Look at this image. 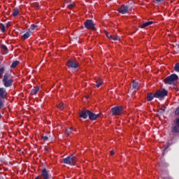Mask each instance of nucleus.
Segmentation results:
<instances>
[{
    "label": "nucleus",
    "mask_w": 179,
    "mask_h": 179,
    "mask_svg": "<svg viewBox=\"0 0 179 179\" xmlns=\"http://www.w3.org/2000/svg\"><path fill=\"white\" fill-rule=\"evenodd\" d=\"M113 115H122L124 114V107L122 106H115L111 108Z\"/></svg>",
    "instance_id": "obj_4"
},
{
    "label": "nucleus",
    "mask_w": 179,
    "mask_h": 179,
    "mask_svg": "<svg viewBox=\"0 0 179 179\" xmlns=\"http://www.w3.org/2000/svg\"><path fill=\"white\" fill-rule=\"evenodd\" d=\"M10 75L9 73H5L3 78V83L5 87H10L13 85V79L9 78Z\"/></svg>",
    "instance_id": "obj_2"
},
{
    "label": "nucleus",
    "mask_w": 179,
    "mask_h": 179,
    "mask_svg": "<svg viewBox=\"0 0 179 179\" xmlns=\"http://www.w3.org/2000/svg\"><path fill=\"white\" fill-rule=\"evenodd\" d=\"M176 80H178V76L176 74H171L164 79V82L166 85H173Z\"/></svg>",
    "instance_id": "obj_5"
},
{
    "label": "nucleus",
    "mask_w": 179,
    "mask_h": 179,
    "mask_svg": "<svg viewBox=\"0 0 179 179\" xmlns=\"http://www.w3.org/2000/svg\"><path fill=\"white\" fill-rule=\"evenodd\" d=\"M39 91L40 87H36L31 90L30 94H31V96H36V94H37Z\"/></svg>",
    "instance_id": "obj_14"
},
{
    "label": "nucleus",
    "mask_w": 179,
    "mask_h": 179,
    "mask_svg": "<svg viewBox=\"0 0 179 179\" xmlns=\"http://www.w3.org/2000/svg\"><path fill=\"white\" fill-rule=\"evenodd\" d=\"M176 125H179V117L176 120Z\"/></svg>",
    "instance_id": "obj_43"
},
{
    "label": "nucleus",
    "mask_w": 179,
    "mask_h": 179,
    "mask_svg": "<svg viewBox=\"0 0 179 179\" xmlns=\"http://www.w3.org/2000/svg\"><path fill=\"white\" fill-rule=\"evenodd\" d=\"M155 99H159V100H163L167 94H169V92L165 89L157 90L155 92Z\"/></svg>",
    "instance_id": "obj_3"
},
{
    "label": "nucleus",
    "mask_w": 179,
    "mask_h": 179,
    "mask_svg": "<svg viewBox=\"0 0 179 179\" xmlns=\"http://www.w3.org/2000/svg\"><path fill=\"white\" fill-rule=\"evenodd\" d=\"M42 139H43V141H44V142H47L48 141V136H42Z\"/></svg>",
    "instance_id": "obj_32"
},
{
    "label": "nucleus",
    "mask_w": 179,
    "mask_h": 179,
    "mask_svg": "<svg viewBox=\"0 0 179 179\" xmlns=\"http://www.w3.org/2000/svg\"><path fill=\"white\" fill-rule=\"evenodd\" d=\"M174 68H179V63H176L174 66Z\"/></svg>",
    "instance_id": "obj_39"
},
{
    "label": "nucleus",
    "mask_w": 179,
    "mask_h": 179,
    "mask_svg": "<svg viewBox=\"0 0 179 179\" xmlns=\"http://www.w3.org/2000/svg\"><path fill=\"white\" fill-rule=\"evenodd\" d=\"M19 61L16 60L15 62H13V64L10 66V68H16V66H17V65H19Z\"/></svg>",
    "instance_id": "obj_22"
},
{
    "label": "nucleus",
    "mask_w": 179,
    "mask_h": 179,
    "mask_svg": "<svg viewBox=\"0 0 179 179\" xmlns=\"http://www.w3.org/2000/svg\"><path fill=\"white\" fill-rule=\"evenodd\" d=\"M164 108H160L159 110V114H163L166 111V106H163Z\"/></svg>",
    "instance_id": "obj_29"
},
{
    "label": "nucleus",
    "mask_w": 179,
    "mask_h": 179,
    "mask_svg": "<svg viewBox=\"0 0 179 179\" xmlns=\"http://www.w3.org/2000/svg\"><path fill=\"white\" fill-rule=\"evenodd\" d=\"M45 152H50V149H48V148L47 147L45 148Z\"/></svg>",
    "instance_id": "obj_44"
},
{
    "label": "nucleus",
    "mask_w": 179,
    "mask_h": 179,
    "mask_svg": "<svg viewBox=\"0 0 179 179\" xmlns=\"http://www.w3.org/2000/svg\"><path fill=\"white\" fill-rule=\"evenodd\" d=\"M71 72H76V71H78V68H71Z\"/></svg>",
    "instance_id": "obj_36"
},
{
    "label": "nucleus",
    "mask_w": 179,
    "mask_h": 179,
    "mask_svg": "<svg viewBox=\"0 0 179 179\" xmlns=\"http://www.w3.org/2000/svg\"><path fill=\"white\" fill-rule=\"evenodd\" d=\"M154 2H164V0H154Z\"/></svg>",
    "instance_id": "obj_37"
},
{
    "label": "nucleus",
    "mask_w": 179,
    "mask_h": 179,
    "mask_svg": "<svg viewBox=\"0 0 179 179\" xmlns=\"http://www.w3.org/2000/svg\"><path fill=\"white\" fill-rule=\"evenodd\" d=\"M17 15H19V9L14 8L13 12V16L14 17H16V16H17Z\"/></svg>",
    "instance_id": "obj_20"
},
{
    "label": "nucleus",
    "mask_w": 179,
    "mask_h": 179,
    "mask_svg": "<svg viewBox=\"0 0 179 179\" xmlns=\"http://www.w3.org/2000/svg\"><path fill=\"white\" fill-rule=\"evenodd\" d=\"M171 178L168 177V178H164V179H171Z\"/></svg>",
    "instance_id": "obj_47"
},
{
    "label": "nucleus",
    "mask_w": 179,
    "mask_h": 179,
    "mask_svg": "<svg viewBox=\"0 0 179 179\" xmlns=\"http://www.w3.org/2000/svg\"><path fill=\"white\" fill-rule=\"evenodd\" d=\"M67 66L69 68H79V62L75 59H70L66 62Z\"/></svg>",
    "instance_id": "obj_8"
},
{
    "label": "nucleus",
    "mask_w": 179,
    "mask_h": 179,
    "mask_svg": "<svg viewBox=\"0 0 179 179\" xmlns=\"http://www.w3.org/2000/svg\"><path fill=\"white\" fill-rule=\"evenodd\" d=\"M0 98L5 99V88H0Z\"/></svg>",
    "instance_id": "obj_17"
},
{
    "label": "nucleus",
    "mask_w": 179,
    "mask_h": 179,
    "mask_svg": "<svg viewBox=\"0 0 179 179\" xmlns=\"http://www.w3.org/2000/svg\"><path fill=\"white\" fill-rule=\"evenodd\" d=\"M156 99V94L154 93H148L147 94V101H152L154 99Z\"/></svg>",
    "instance_id": "obj_13"
},
{
    "label": "nucleus",
    "mask_w": 179,
    "mask_h": 179,
    "mask_svg": "<svg viewBox=\"0 0 179 179\" xmlns=\"http://www.w3.org/2000/svg\"><path fill=\"white\" fill-rule=\"evenodd\" d=\"M41 177L43 179H50L51 175L48 173V171H47V169L44 168L41 171Z\"/></svg>",
    "instance_id": "obj_11"
},
{
    "label": "nucleus",
    "mask_w": 179,
    "mask_h": 179,
    "mask_svg": "<svg viewBox=\"0 0 179 179\" xmlns=\"http://www.w3.org/2000/svg\"><path fill=\"white\" fill-rule=\"evenodd\" d=\"M35 179H43V177L38 176Z\"/></svg>",
    "instance_id": "obj_40"
},
{
    "label": "nucleus",
    "mask_w": 179,
    "mask_h": 179,
    "mask_svg": "<svg viewBox=\"0 0 179 179\" xmlns=\"http://www.w3.org/2000/svg\"><path fill=\"white\" fill-rule=\"evenodd\" d=\"M110 155V156H113V155H114V150H111Z\"/></svg>",
    "instance_id": "obj_42"
},
{
    "label": "nucleus",
    "mask_w": 179,
    "mask_h": 179,
    "mask_svg": "<svg viewBox=\"0 0 179 179\" xmlns=\"http://www.w3.org/2000/svg\"><path fill=\"white\" fill-rule=\"evenodd\" d=\"M3 107V102L2 101V99L0 98V110Z\"/></svg>",
    "instance_id": "obj_34"
},
{
    "label": "nucleus",
    "mask_w": 179,
    "mask_h": 179,
    "mask_svg": "<svg viewBox=\"0 0 179 179\" xmlns=\"http://www.w3.org/2000/svg\"><path fill=\"white\" fill-rule=\"evenodd\" d=\"M67 3H68V1H65L64 3V6H63V8H65L66 6Z\"/></svg>",
    "instance_id": "obj_38"
},
{
    "label": "nucleus",
    "mask_w": 179,
    "mask_h": 179,
    "mask_svg": "<svg viewBox=\"0 0 179 179\" xmlns=\"http://www.w3.org/2000/svg\"><path fill=\"white\" fill-rule=\"evenodd\" d=\"M150 24H153L152 21H148L147 22H144L142 25H141V29H145V27H148V26H150Z\"/></svg>",
    "instance_id": "obj_15"
},
{
    "label": "nucleus",
    "mask_w": 179,
    "mask_h": 179,
    "mask_svg": "<svg viewBox=\"0 0 179 179\" xmlns=\"http://www.w3.org/2000/svg\"><path fill=\"white\" fill-rule=\"evenodd\" d=\"M34 8H40V4L38 3H35L34 4Z\"/></svg>",
    "instance_id": "obj_35"
},
{
    "label": "nucleus",
    "mask_w": 179,
    "mask_h": 179,
    "mask_svg": "<svg viewBox=\"0 0 179 179\" xmlns=\"http://www.w3.org/2000/svg\"><path fill=\"white\" fill-rule=\"evenodd\" d=\"M89 113L90 110L84 108L83 110H80L78 113L80 118H83V120H86V118L89 117Z\"/></svg>",
    "instance_id": "obj_9"
},
{
    "label": "nucleus",
    "mask_w": 179,
    "mask_h": 179,
    "mask_svg": "<svg viewBox=\"0 0 179 179\" xmlns=\"http://www.w3.org/2000/svg\"><path fill=\"white\" fill-rule=\"evenodd\" d=\"M38 26L37 25H34V24H31L29 31H30V30L33 31V30H36V29H37Z\"/></svg>",
    "instance_id": "obj_25"
},
{
    "label": "nucleus",
    "mask_w": 179,
    "mask_h": 179,
    "mask_svg": "<svg viewBox=\"0 0 179 179\" xmlns=\"http://www.w3.org/2000/svg\"><path fill=\"white\" fill-rule=\"evenodd\" d=\"M58 108H59L60 110H64V108H65V106H64V103H60L57 105Z\"/></svg>",
    "instance_id": "obj_26"
},
{
    "label": "nucleus",
    "mask_w": 179,
    "mask_h": 179,
    "mask_svg": "<svg viewBox=\"0 0 179 179\" xmlns=\"http://www.w3.org/2000/svg\"><path fill=\"white\" fill-rule=\"evenodd\" d=\"M175 115H179V106L175 110Z\"/></svg>",
    "instance_id": "obj_33"
},
{
    "label": "nucleus",
    "mask_w": 179,
    "mask_h": 179,
    "mask_svg": "<svg viewBox=\"0 0 179 179\" xmlns=\"http://www.w3.org/2000/svg\"><path fill=\"white\" fill-rule=\"evenodd\" d=\"M76 162H78V156L73 154L63 159V163H64V164H69V166H76Z\"/></svg>",
    "instance_id": "obj_1"
},
{
    "label": "nucleus",
    "mask_w": 179,
    "mask_h": 179,
    "mask_svg": "<svg viewBox=\"0 0 179 179\" xmlns=\"http://www.w3.org/2000/svg\"><path fill=\"white\" fill-rule=\"evenodd\" d=\"M6 26H7V27H9V26H10V22H8V23L6 24Z\"/></svg>",
    "instance_id": "obj_45"
},
{
    "label": "nucleus",
    "mask_w": 179,
    "mask_h": 179,
    "mask_svg": "<svg viewBox=\"0 0 179 179\" xmlns=\"http://www.w3.org/2000/svg\"><path fill=\"white\" fill-rule=\"evenodd\" d=\"M101 116V113H94L93 112H92L91 110H90V113L88 114V118L89 120H90V121H96V120H97V118H99V117Z\"/></svg>",
    "instance_id": "obj_10"
},
{
    "label": "nucleus",
    "mask_w": 179,
    "mask_h": 179,
    "mask_svg": "<svg viewBox=\"0 0 179 179\" xmlns=\"http://www.w3.org/2000/svg\"><path fill=\"white\" fill-rule=\"evenodd\" d=\"M129 7L128 6L122 5L120 8L118 12L122 13V15H125V13H128Z\"/></svg>",
    "instance_id": "obj_12"
},
{
    "label": "nucleus",
    "mask_w": 179,
    "mask_h": 179,
    "mask_svg": "<svg viewBox=\"0 0 179 179\" xmlns=\"http://www.w3.org/2000/svg\"><path fill=\"white\" fill-rule=\"evenodd\" d=\"M30 33H31V31H27L25 34H23V36H22V40H27V38H29V37H30Z\"/></svg>",
    "instance_id": "obj_16"
},
{
    "label": "nucleus",
    "mask_w": 179,
    "mask_h": 179,
    "mask_svg": "<svg viewBox=\"0 0 179 179\" xmlns=\"http://www.w3.org/2000/svg\"><path fill=\"white\" fill-rule=\"evenodd\" d=\"M72 131H73V129H72V128H69L67 129L65 131V135H66V136H69V135H71V134H72Z\"/></svg>",
    "instance_id": "obj_19"
},
{
    "label": "nucleus",
    "mask_w": 179,
    "mask_h": 179,
    "mask_svg": "<svg viewBox=\"0 0 179 179\" xmlns=\"http://www.w3.org/2000/svg\"><path fill=\"white\" fill-rule=\"evenodd\" d=\"M96 87H100L101 85H103V80H98L96 81Z\"/></svg>",
    "instance_id": "obj_24"
},
{
    "label": "nucleus",
    "mask_w": 179,
    "mask_h": 179,
    "mask_svg": "<svg viewBox=\"0 0 179 179\" xmlns=\"http://www.w3.org/2000/svg\"><path fill=\"white\" fill-rule=\"evenodd\" d=\"M84 26L85 29L88 30H96V27H94V22H93V20H87L84 22Z\"/></svg>",
    "instance_id": "obj_7"
},
{
    "label": "nucleus",
    "mask_w": 179,
    "mask_h": 179,
    "mask_svg": "<svg viewBox=\"0 0 179 179\" xmlns=\"http://www.w3.org/2000/svg\"><path fill=\"white\" fill-rule=\"evenodd\" d=\"M2 64V59H0V65Z\"/></svg>",
    "instance_id": "obj_46"
},
{
    "label": "nucleus",
    "mask_w": 179,
    "mask_h": 179,
    "mask_svg": "<svg viewBox=\"0 0 179 179\" xmlns=\"http://www.w3.org/2000/svg\"><path fill=\"white\" fill-rule=\"evenodd\" d=\"M132 87L133 89H139V84L135 81H133Z\"/></svg>",
    "instance_id": "obj_23"
},
{
    "label": "nucleus",
    "mask_w": 179,
    "mask_h": 179,
    "mask_svg": "<svg viewBox=\"0 0 179 179\" xmlns=\"http://www.w3.org/2000/svg\"><path fill=\"white\" fill-rule=\"evenodd\" d=\"M106 37H108V38H110V40H111V38H113V35L107 33V31L106 32Z\"/></svg>",
    "instance_id": "obj_31"
},
{
    "label": "nucleus",
    "mask_w": 179,
    "mask_h": 179,
    "mask_svg": "<svg viewBox=\"0 0 179 179\" xmlns=\"http://www.w3.org/2000/svg\"><path fill=\"white\" fill-rule=\"evenodd\" d=\"M75 6H76L75 3L71 1L70 3L66 6V8L68 9H73V8H75Z\"/></svg>",
    "instance_id": "obj_18"
},
{
    "label": "nucleus",
    "mask_w": 179,
    "mask_h": 179,
    "mask_svg": "<svg viewBox=\"0 0 179 179\" xmlns=\"http://www.w3.org/2000/svg\"><path fill=\"white\" fill-rule=\"evenodd\" d=\"M1 47L3 50H5L7 52H9V50L8 49V47H6V45L1 44Z\"/></svg>",
    "instance_id": "obj_28"
},
{
    "label": "nucleus",
    "mask_w": 179,
    "mask_h": 179,
    "mask_svg": "<svg viewBox=\"0 0 179 179\" xmlns=\"http://www.w3.org/2000/svg\"><path fill=\"white\" fill-rule=\"evenodd\" d=\"M1 31L2 33H5V25L3 23H0Z\"/></svg>",
    "instance_id": "obj_27"
},
{
    "label": "nucleus",
    "mask_w": 179,
    "mask_h": 179,
    "mask_svg": "<svg viewBox=\"0 0 179 179\" xmlns=\"http://www.w3.org/2000/svg\"><path fill=\"white\" fill-rule=\"evenodd\" d=\"M174 70H175V72L179 73V68H175Z\"/></svg>",
    "instance_id": "obj_41"
},
{
    "label": "nucleus",
    "mask_w": 179,
    "mask_h": 179,
    "mask_svg": "<svg viewBox=\"0 0 179 179\" xmlns=\"http://www.w3.org/2000/svg\"><path fill=\"white\" fill-rule=\"evenodd\" d=\"M111 40H114V41H120V40H121V38L119 36L113 35L112 36Z\"/></svg>",
    "instance_id": "obj_21"
},
{
    "label": "nucleus",
    "mask_w": 179,
    "mask_h": 179,
    "mask_svg": "<svg viewBox=\"0 0 179 179\" xmlns=\"http://www.w3.org/2000/svg\"><path fill=\"white\" fill-rule=\"evenodd\" d=\"M179 134V125L176 124L171 127V130L169 133V136L171 139H174L176 137L178 136Z\"/></svg>",
    "instance_id": "obj_6"
},
{
    "label": "nucleus",
    "mask_w": 179,
    "mask_h": 179,
    "mask_svg": "<svg viewBox=\"0 0 179 179\" xmlns=\"http://www.w3.org/2000/svg\"><path fill=\"white\" fill-rule=\"evenodd\" d=\"M1 117H2V115H1V113H0V120H1Z\"/></svg>",
    "instance_id": "obj_48"
},
{
    "label": "nucleus",
    "mask_w": 179,
    "mask_h": 179,
    "mask_svg": "<svg viewBox=\"0 0 179 179\" xmlns=\"http://www.w3.org/2000/svg\"><path fill=\"white\" fill-rule=\"evenodd\" d=\"M4 72H5V69L4 68L0 69V78H2V75H3Z\"/></svg>",
    "instance_id": "obj_30"
}]
</instances>
